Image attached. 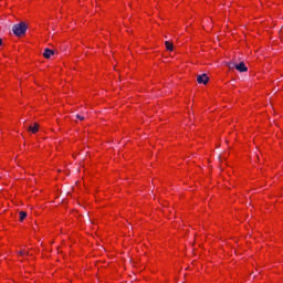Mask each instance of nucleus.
<instances>
[{
  "mask_svg": "<svg viewBox=\"0 0 283 283\" xmlns=\"http://www.w3.org/2000/svg\"><path fill=\"white\" fill-rule=\"evenodd\" d=\"M3 41L0 39V45H2Z\"/></svg>",
  "mask_w": 283,
  "mask_h": 283,
  "instance_id": "obj_10",
  "label": "nucleus"
},
{
  "mask_svg": "<svg viewBox=\"0 0 283 283\" xmlns=\"http://www.w3.org/2000/svg\"><path fill=\"white\" fill-rule=\"evenodd\" d=\"M228 66L230 70H233V67H235V70H238V72H248L249 71V69L247 67L244 62H241L239 64L229 63Z\"/></svg>",
  "mask_w": 283,
  "mask_h": 283,
  "instance_id": "obj_2",
  "label": "nucleus"
},
{
  "mask_svg": "<svg viewBox=\"0 0 283 283\" xmlns=\"http://www.w3.org/2000/svg\"><path fill=\"white\" fill-rule=\"evenodd\" d=\"M165 45H166V50H168V52H174V43L166 41Z\"/></svg>",
  "mask_w": 283,
  "mask_h": 283,
  "instance_id": "obj_5",
  "label": "nucleus"
},
{
  "mask_svg": "<svg viewBox=\"0 0 283 283\" xmlns=\"http://www.w3.org/2000/svg\"><path fill=\"white\" fill-rule=\"evenodd\" d=\"M18 254H19L20 256L28 255V250H20V251L18 252Z\"/></svg>",
  "mask_w": 283,
  "mask_h": 283,
  "instance_id": "obj_8",
  "label": "nucleus"
},
{
  "mask_svg": "<svg viewBox=\"0 0 283 283\" xmlns=\"http://www.w3.org/2000/svg\"><path fill=\"white\" fill-rule=\"evenodd\" d=\"M12 30L15 36H23V34L28 32V25L25 24V22H21L19 24H14Z\"/></svg>",
  "mask_w": 283,
  "mask_h": 283,
  "instance_id": "obj_1",
  "label": "nucleus"
},
{
  "mask_svg": "<svg viewBox=\"0 0 283 283\" xmlns=\"http://www.w3.org/2000/svg\"><path fill=\"white\" fill-rule=\"evenodd\" d=\"M77 118H78L80 120H85V117H83V116H81V115H77Z\"/></svg>",
  "mask_w": 283,
  "mask_h": 283,
  "instance_id": "obj_9",
  "label": "nucleus"
},
{
  "mask_svg": "<svg viewBox=\"0 0 283 283\" xmlns=\"http://www.w3.org/2000/svg\"><path fill=\"white\" fill-rule=\"evenodd\" d=\"M20 222H23L25 218H28V212L21 211L19 213Z\"/></svg>",
  "mask_w": 283,
  "mask_h": 283,
  "instance_id": "obj_7",
  "label": "nucleus"
},
{
  "mask_svg": "<svg viewBox=\"0 0 283 283\" xmlns=\"http://www.w3.org/2000/svg\"><path fill=\"white\" fill-rule=\"evenodd\" d=\"M197 82L207 85V83H209V76H207V74L199 75Z\"/></svg>",
  "mask_w": 283,
  "mask_h": 283,
  "instance_id": "obj_3",
  "label": "nucleus"
},
{
  "mask_svg": "<svg viewBox=\"0 0 283 283\" xmlns=\"http://www.w3.org/2000/svg\"><path fill=\"white\" fill-rule=\"evenodd\" d=\"M29 132H31L32 134H36V132H39V124H34L33 126H30Z\"/></svg>",
  "mask_w": 283,
  "mask_h": 283,
  "instance_id": "obj_6",
  "label": "nucleus"
},
{
  "mask_svg": "<svg viewBox=\"0 0 283 283\" xmlns=\"http://www.w3.org/2000/svg\"><path fill=\"white\" fill-rule=\"evenodd\" d=\"M44 59H51V56H54V51L50 49H45L43 53Z\"/></svg>",
  "mask_w": 283,
  "mask_h": 283,
  "instance_id": "obj_4",
  "label": "nucleus"
}]
</instances>
